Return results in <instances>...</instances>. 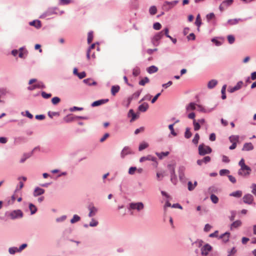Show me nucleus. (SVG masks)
<instances>
[{
  "label": "nucleus",
  "mask_w": 256,
  "mask_h": 256,
  "mask_svg": "<svg viewBox=\"0 0 256 256\" xmlns=\"http://www.w3.org/2000/svg\"><path fill=\"white\" fill-rule=\"evenodd\" d=\"M240 20H242L240 18L230 19L228 20V24L230 25H234Z\"/></svg>",
  "instance_id": "obj_28"
},
{
  "label": "nucleus",
  "mask_w": 256,
  "mask_h": 256,
  "mask_svg": "<svg viewBox=\"0 0 256 256\" xmlns=\"http://www.w3.org/2000/svg\"><path fill=\"white\" fill-rule=\"evenodd\" d=\"M179 178L180 180H183L184 178V170L182 168L180 169L179 172Z\"/></svg>",
  "instance_id": "obj_62"
},
{
  "label": "nucleus",
  "mask_w": 256,
  "mask_h": 256,
  "mask_svg": "<svg viewBox=\"0 0 256 256\" xmlns=\"http://www.w3.org/2000/svg\"><path fill=\"white\" fill-rule=\"evenodd\" d=\"M108 101V100H96L92 104V106H100L102 104H104L105 102H107Z\"/></svg>",
  "instance_id": "obj_19"
},
{
  "label": "nucleus",
  "mask_w": 256,
  "mask_h": 256,
  "mask_svg": "<svg viewBox=\"0 0 256 256\" xmlns=\"http://www.w3.org/2000/svg\"><path fill=\"white\" fill-rule=\"evenodd\" d=\"M144 208V204L141 202L136 203L132 202L130 204L129 210H137L139 211L142 210Z\"/></svg>",
  "instance_id": "obj_4"
},
{
  "label": "nucleus",
  "mask_w": 256,
  "mask_h": 256,
  "mask_svg": "<svg viewBox=\"0 0 256 256\" xmlns=\"http://www.w3.org/2000/svg\"><path fill=\"white\" fill-rule=\"evenodd\" d=\"M164 35V32L162 31V32H160L158 33L154 36V39L156 40H160L163 36Z\"/></svg>",
  "instance_id": "obj_51"
},
{
  "label": "nucleus",
  "mask_w": 256,
  "mask_h": 256,
  "mask_svg": "<svg viewBox=\"0 0 256 256\" xmlns=\"http://www.w3.org/2000/svg\"><path fill=\"white\" fill-rule=\"evenodd\" d=\"M201 254L202 256H206L208 254V244H206L201 248Z\"/></svg>",
  "instance_id": "obj_23"
},
{
  "label": "nucleus",
  "mask_w": 256,
  "mask_h": 256,
  "mask_svg": "<svg viewBox=\"0 0 256 256\" xmlns=\"http://www.w3.org/2000/svg\"><path fill=\"white\" fill-rule=\"evenodd\" d=\"M242 225V222L240 220H236L234 222L230 224V230H232L234 228H238Z\"/></svg>",
  "instance_id": "obj_18"
},
{
  "label": "nucleus",
  "mask_w": 256,
  "mask_h": 256,
  "mask_svg": "<svg viewBox=\"0 0 256 256\" xmlns=\"http://www.w3.org/2000/svg\"><path fill=\"white\" fill-rule=\"evenodd\" d=\"M168 166L170 170V174H171L170 180L174 184H176L177 182V178H176V175L175 174L174 168L170 164L168 165Z\"/></svg>",
  "instance_id": "obj_3"
},
{
  "label": "nucleus",
  "mask_w": 256,
  "mask_h": 256,
  "mask_svg": "<svg viewBox=\"0 0 256 256\" xmlns=\"http://www.w3.org/2000/svg\"><path fill=\"white\" fill-rule=\"evenodd\" d=\"M228 43L232 44L234 43L235 41V38L233 35L230 34L228 36Z\"/></svg>",
  "instance_id": "obj_41"
},
{
  "label": "nucleus",
  "mask_w": 256,
  "mask_h": 256,
  "mask_svg": "<svg viewBox=\"0 0 256 256\" xmlns=\"http://www.w3.org/2000/svg\"><path fill=\"white\" fill-rule=\"evenodd\" d=\"M128 117H132V118L130 120V122H132L135 120L136 119L138 118L139 117L138 114H135L133 110L130 109L128 114Z\"/></svg>",
  "instance_id": "obj_10"
},
{
  "label": "nucleus",
  "mask_w": 256,
  "mask_h": 256,
  "mask_svg": "<svg viewBox=\"0 0 256 256\" xmlns=\"http://www.w3.org/2000/svg\"><path fill=\"white\" fill-rule=\"evenodd\" d=\"M120 90V87L118 86H113L111 88V93L113 96H115Z\"/></svg>",
  "instance_id": "obj_24"
},
{
  "label": "nucleus",
  "mask_w": 256,
  "mask_h": 256,
  "mask_svg": "<svg viewBox=\"0 0 256 256\" xmlns=\"http://www.w3.org/2000/svg\"><path fill=\"white\" fill-rule=\"evenodd\" d=\"M243 84V82L242 81H239L237 82V84H236V86H234V87H230L228 89V91L230 92V93H232L234 92L236 90H240Z\"/></svg>",
  "instance_id": "obj_7"
},
{
  "label": "nucleus",
  "mask_w": 256,
  "mask_h": 256,
  "mask_svg": "<svg viewBox=\"0 0 256 256\" xmlns=\"http://www.w3.org/2000/svg\"><path fill=\"white\" fill-rule=\"evenodd\" d=\"M140 74V68L136 67V68H134L133 69L132 74L134 76H138V75H139Z\"/></svg>",
  "instance_id": "obj_46"
},
{
  "label": "nucleus",
  "mask_w": 256,
  "mask_h": 256,
  "mask_svg": "<svg viewBox=\"0 0 256 256\" xmlns=\"http://www.w3.org/2000/svg\"><path fill=\"white\" fill-rule=\"evenodd\" d=\"M230 173V171L227 169H222L220 170L219 174L220 176L227 175Z\"/></svg>",
  "instance_id": "obj_38"
},
{
  "label": "nucleus",
  "mask_w": 256,
  "mask_h": 256,
  "mask_svg": "<svg viewBox=\"0 0 256 256\" xmlns=\"http://www.w3.org/2000/svg\"><path fill=\"white\" fill-rule=\"evenodd\" d=\"M60 98L56 96L54 97L52 99V102L54 105L58 104L60 102Z\"/></svg>",
  "instance_id": "obj_52"
},
{
  "label": "nucleus",
  "mask_w": 256,
  "mask_h": 256,
  "mask_svg": "<svg viewBox=\"0 0 256 256\" xmlns=\"http://www.w3.org/2000/svg\"><path fill=\"white\" fill-rule=\"evenodd\" d=\"M22 216V212L20 210H14L10 214V216L12 219L20 218Z\"/></svg>",
  "instance_id": "obj_6"
},
{
  "label": "nucleus",
  "mask_w": 256,
  "mask_h": 256,
  "mask_svg": "<svg viewBox=\"0 0 256 256\" xmlns=\"http://www.w3.org/2000/svg\"><path fill=\"white\" fill-rule=\"evenodd\" d=\"M236 252V250L235 247H233L230 250L228 251V254L227 256H234Z\"/></svg>",
  "instance_id": "obj_39"
},
{
  "label": "nucleus",
  "mask_w": 256,
  "mask_h": 256,
  "mask_svg": "<svg viewBox=\"0 0 256 256\" xmlns=\"http://www.w3.org/2000/svg\"><path fill=\"white\" fill-rule=\"evenodd\" d=\"M186 109L187 111H190L196 110V104L194 102H191L186 106Z\"/></svg>",
  "instance_id": "obj_27"
},
{
  "label": "nucleus",
  "mask_w": 256,
  "mask_h": 256,
  "mask_svg": "<svg viewBox=\"0 0 256 256\" xmlns=\"http://www.w3.org/2000/svg\"><path fill=\"white\" fill-rule=\"evenodd\" d=\"M198 154L200 156H204L208 153V147L204 144H200L198 146Z\"/></svg>",
  "instance_id": "obj_5"
},
{
  "label": "nucleus",
  "mask_w": 256,
  "mask_h": 256,
  "mask_svg": "<svg viewBox=\"0 0 256 256\" xmlns=\"http://www.w3.org/2000/svg\"><path fill=\"white\" fill-rule=\"evenodd\" d=\"M218 84V81L216 80H212L209 81V88H214Z\"/></svg>",
  "instance_id": "obj_37"
},
{
  "label": "nucleus",
  "mask_w": 256,
  "mask_h": 256,
  "mask_svg": "<svg viewBox=\"0 0 256 256\" xmlns=\"http://www.w3.org/2000/svg\"><path fill=\"white\" fill-rule=\"evenodd\" d=\"M230 236V233L229 232H226L218 237V240L222 239L224 242L226 243L229 240Z\"/></svg>",
  "instance_id": "obj_11"
},
{
  "label": "nucleus",
  "mask_w": 256,
  "mask_h": 256,
  "mask_svg": "<svg viewBox=\"0 0 256 256\" xmlns=\"http://www.w3.org/2000/svg\"><path fill=\"white\" fill-rule=\"evenodd\" d=\"M156 160V158L154 157V156H152L150 155H148L146 156H143V157H142L140 160V162H144L146 160H152V161H153V162H155Z\"/></svg>",
  "instance_id": "obj_14"
},
{
  "label": "nucleus",
  "mask_w": 256,
  "mask_h": 256,
  "mask_svg": "<svg viewBox=\"0 0 256 256\" xmlns=\"http://www.w3.org/2000/svg\"><path fill=\"white\" fill-rule=\"evenodd\" d=\"M231 216H230V221H233L236 216V212L232 210L230 212Z\"/></svg>",
  "instance_id": "obj_58"
},
{
  "label": "nucleus",
  "mask_w": 256,
  "mask_h": 256,
  "mask_svg": "<svg viewBox=\"0 0 256 256\" xmlns=\"http://www.w3.org/2000/svg\"><path fill=\"white\" fill-rule=\"evenodd\" d=\"M32 154V152H30V153H28V154H24V155H23V156L22 158L20 159V162L21 163H23L24 162V161L28 158H29L31 156Z\"/></svg>",
  "instance_id": "obj_35"
},
{
  "label": "nucleus",
  "mask_w": 256,
  "mask_h": 256,
  "mask_svg": "<svg viewBox=\"0 0 256 256\" xmlns=\"http://www.w3.org/2000/svg\"><path fill=\"white\" fill-rule=\"evenodd\" d=\"M93 40V33L92 32H90L88 35V42L90 44L92 42Z\"/></svg>",
  "instance_id": "obj_44"
},
{
  "label": "nucleus",
  "mask_w": 256,
  "mask_h": 256,
  "mask_svg": "<svg viewBox=\"0 0 256 256\" xmlns=\"http://www.w3.org/2000/svg\"><path fill=\"white\" fill-rule=\"evenodd\" d=\"M80 220V217L78 216L75 214L74 216L70 220V222L74 224L79 221Z\"/></svg>",
  "instance_id": "obj_45"
},
{
  "label": "nucleus",
  "mask_w": 256,
  "mask_h": 256,
  "mask_svg": "<svg viewBox=\"0 0 256 256\" xmlns=\"http://www.w3.org/2000/svg\"><path fill=\"white\" fill-rule=\"evenodd\" d=\"M254 149V146L251 142H246L244 144L242 150L250 151Z\"/></svg>",
  "instance_id": "obj_13"
},
{
  "label": "nucleus",
  "mask_w": 256,
  "mask_h": 256,
  "mask_svg": "<svg viewBox=\"0 0 256 256\" xmlns=\"http://www.w3.org/2000/svg\"><path fill=\"white\" fill-rule=\"evenodd\" d=\"M36 82V84H34L36 88H44V85L43 83L40 82H38L37 80L35 78L31 79L28 82L29 84H32L33 83Z\"/></svg>",
  "instance_id": "obj_9"
},
{
  "label": "nucleus",
  "mask_w": 256,
  "mask_h": 256,
  "mask_svg": "<svg viewBox=\"0 0 256 256\" xmlns=\"http://www.w3.org/2000/svg\"><path fill=\"white\" fill-rule=\"evenodd\" d=\"M162 26L159 22H156L154 24L153 28L156 30H159L161 28Z\"/></svg>",
  "instance_id": "obj_57"
},
{
  "label": "nucleus",
  "mask_w": 256,
  "mask_h": 256,
  "mask_svg": "<svg viewBox=\"0 0 256 256\" xmlns=\"http://www.w3.org/2000/svg\"><path fill=\"white\" fill-rule=\"evenodd\" d=\"M30 25L34 26L37 28H40L42 26L41 22L38 20H34L30 22Z\"/></svg>",
  "instance_id": "obj_21"
},
{
  "label": "nucleus",
  "mask_w": 256,
  "mask_h": 256,
  "mask_svg": "<svg viewBox=\"0 0 256 256\" xmlns=\"http://www.w3.org/2000/svg\"><path fill=\"white\" fill-rule=\"evenodd\" d=\"M8 91L7 90L6 88H0V94L2 95H6L8 93Z\"/></svg>",
  "instance_id": "obj_63"
},
{
  "label": "nucleus",
  "mask_w": 256,
  "mask_h": 256,
  "mask_svg": "<svg viewBox=\"0 0 256 256\" xmlns=\"http://www.w3.org/2000/svg\"><path fill=\"white\" fill-rule=\"evenodd\" d=\"M144 128L142 126V127H140V128H137L134 131V134H138L140 132H144Z\"/></svg>",
  "instance_id": "obj_59"
},
{
  "label": "nucleus",
  "mask_w": 256,
  "mask_h": 256,
  "mask_svg": "<svg viewBox=\"0 0 256 256\" xmlns=\"http://www.w3.org/2000/svg\"><path fill=\"white\" fill-rule=\"evenodd\" d=\"M238 165L240 166V168H246V164L244 163V158H242L238 162Z\"/></svg>",
  "instance_id": "obj_54"
},
{
  "label": "nucleus",
  "mask_w": 256,
  "mask_h": 256,
  "mask_svg": "<svg viewBox=\"0 0 256 256\" xmlns=\"http://www.w3.org/2000/svg\"><path fill=\"white\" fill-rule=\"evenodd\" d=\"M95 47V44H92L88 50L87 54H86V57L88 60L90 59V52L92 49L94 48Z\"/></svg>",
  "instance_id": "obj_47"
},
{
  "label": "nucleus",
  "mask_w": 256,
  "mask_h": 256,
  "mask_svg": "<svg viewBox=\"0 0 256 256\" xmlns=\"http://www.w3.org/2000/svg\"><path fill=\"white\" fill-rule=\"evenodd\" d=\"M150 80L148 77H145L144 78L139 82V84L141 86H144L146 83L149 82Z\"/></svg>",
  "instance_id": "obj_42"
},
{
  "label": "nucleus",
  "mask_w": 256,
  "mask_h": 256,
  "mask_svg": "<svg viewBox=\"0 0 256 256\" xmlns=\"http://www.w3.org/2000/svg\"><path fill=\"white\" fill-rule=\"evenodd\" d=\"M84 82L88 86L96 85V82L92 78H86L83 80Z\"/></svg>",
  "instance_id": "obj_26"
},
{
  "label": "nucleus",
  "mask_w": 256,
  "mask_h": 256,
  "mask_svg": "<svg viewBox=\"0 0 256 256\" xmlns=\"http://www.w3.org/2000/svg\"><path fill=\"white\" fill-rule=\"evenodd\" d=\"M158 68L154 66H150L147 68V72L149 74H152V73L156 72H158Z\"/></svg>",
  "instance_id": "obj_29"
},
{
  "label": "nucleus",
  "mask_w": 256,
  "mask_h": 256,
  "mask_svg": "<svg viewBox=\"0 0 256 256\" xmlns=\"http://www.w3.org/2000/svg\"><path fill=\"white\" fill-rule=\"evenodd\" d=\"M233 0H226L223 1L222 4L225 6V7H227L230 6Z\"/></svg>",
  "instance_id": "obj_48"
},
{
  "label": "nucleus",
  "mask_w": 256,
  "mask_h": 256,
  "mask_svg": "<svg viewBox=\"0 0 256 256\" xmlns=\"http://www.w3.org/2000/svg\"><path fill=\"white\" fill-rule=\"evenodd\" d=\"M242 190H236L235 192H233L230 194V196H234L236 198H240L242 196Z\"/></svg>",
  "instance_id": "obj_16"
},
{
  "label": "nucleus",
  "mask_w": 256,
  "mask_h": 256,
  "mask_svg": "<svg viewBox=\"0 0 256 256\" xmlns=\"http://www.w3.org/2000/svg\"><path fill=\"white\" fill-rule=\"evenodd\" d=\"M239 140V136L238 135H232L229 137V140L230 142H235L236 144L238 142Z\"/></svg>",
  "instance_id": "obj_25"
},
{
  "label": "nucleus",
  "mask_w": 256,
  "mask_h": 256,
  "mask_svg": "<svg viewBox=\"0 0 256 256\" xmlns=\"http://www.w3.org/2000/svg\"><path fill=\"white\" fill-rule=\"evenodd\" d=\"M208 162V156H205L202 160H198L196 162L197 164L200 166H202L204 164H206Z\"/></svg>",
  "instance_id": "obj_17"
},
{
  "label": "nucleus",
  "mask_w": 256,
  "mask_h": 256,
  "mask_svg": "<svg viewBox=\"0 0 256 256\" xmlns=\"http://www.w3.org/2000/svg\"><path fill=\"white\" fill-rule=\"evenodd\" d=\"M242 200L244 204L250 205L253 204L254 198L251 194H246L244 196Z\"/></svg>",
  "instance_id": "obj_2"
},
{
  "label": "nucleus",
  "mask_w": 256,
  "mask_h": 256,
  "mask_svg": "<svg viewBox=\"0 0 256 256\" xmlns=\"http://www.w3.org/2000/svg\"><path fill=\"white\" fill-rule=\"evenodd\" d=\"M250 188H252V192L256 196V184H252Z\"/></svg>",
  "instance_id": "obj_61"
},
{
  "label": "nucleus",
  "mask_w": 256,
  "mask_h": 256,
  "mask_svg": "<svg viewBox=\"0 0 256 256\" xmlns=\"http://www.w3.org/2000/svg\"><path fill=\"white\" fill-rule=\"evenodd\" d=\"M195 24L199 27L201 24V18L200 14H198L196 16Z\"/></svg>",
  "instance_id": "obj_53"
},
{
  "label": "nucleus",
  "mask_w": 256,
  "mask_h": 256,
  "mask_svg": "<svg viewBox=\"0 0 256 256\" xmlns=\"http://www.w3.org/2000/svg\"><path fill=\"white\" fill-rule=\"evenodd\" d=\"M194 130H198L200 128V124L198 122H196L195 120L193 122Z\"/></svg>",
  "instance_id": "obj_49"
},
{
  "label": "nucleus",
  "mask_w": 256,
  "mask_h": 256,
  "mask_svg": "<svg viewBox=\"0 0 256 256\" xmlns=\"http://www.w3.org/2000/svg\"><path fill=\"white\" fill-rule=\"evenodd\" d=\"M199 139V134H196L192 140V142L195 144H198Z\"/></svg>",
  "instance_id": "obj_50"
},
{
  "label": "nucleus",
  "mask_w": 256,
  "mask_h": 256,
  "mask_svg": "<svg viewBox=\"0 0 256 256\" xmlns=\"http://www.w3.org/2000/svg\"><path fill=\"white\" fill-rule=\"evenodd\" d=\"M156 155L160 159H162L164 156H166L169 154L168 152H162L160 153L156 152Z\"/></svg>",
  "instance_id": "obj_34"
},
{
  "label": "nucleus",
  "mask_w": 256,
  "mask_h": 256,
  "mask_svg": "<svg viewBox=\"0 0 256 256\" xmlns=\"http://www.w3.org/2000/svg\"><path fill=\"white\" fill-rule=\"evenodd\" d=\"M210 198L212 202L214 204H217L218 202V197L214 194H211L210 196Z\"/></svg>",
  "instance_id": "obj_33"
},
{
  "label": "nucleus",
  "mask_w": 256,
  "mask_h": 256,
  "mask_svg": "<svg viewBox=\"0 0 256 256\" xmlns=\"http://www.w3.org/2000/svg\"><path fill=\"white\" fill-rule=\"evenodd\" d=\"M44 192V190L42 188L37 187L35 188L34 192V196H37L42 194Z\"/></svg>",
  "instance_id": "obj_15"
},
{
  "label": "nucleus",
  "mask_w": 256,
  "mask_h": 256,
  "mask_svg": "<svg viewBox=\"0 0 256 256\" xmlns=\"http://www.w3.org/2000/svg\"><path fill=\"white\" fill-rule=\"evenodd\" d=\"M251 171V168L250 166H246V168H240L238 172V174L239 176H246L250 175Z\"/></svg>",
  "instance_id": "obj_1"
},
{
  "label": "nucleus",
  "mask_w": 256,
  "mask_h": 256,
  "mask_svg": "<svg viewBox=\"0 0 256 256\" xmlns=\"http://www.w3.org/2000/svg\"><path fill=\"white\" fill-rule=\"evenodd\" d=\"M192 134V132H190V128H187L186 130V132L184 133V136L186 138H189L191 137Z\"/></svg>",
  "instance_id": "obj_40"
},
{
  "label": "nucleus",
  "mask_w": 256,
  "mask_h": 256,
  "mask_svg": "<svg viewBox=\"0 0 256 256\" xmlns=\"http://www.w3.org/2000/svg\"><path fill=\"white\" fill-rule=\"evenodd\" d=\"M149 12L150 14L154 15L157 12L156 8L155 6H152L150 8Z\"/></svg>",
  "instance_id": "obj_43"
},
{
  "label": "nucleus",
  "mask_w": 256,
  "mask_h": 256,
  "mask_svg": "<svg viewBox=\"0 0 256 256\" xmlns=\"http://www.w3.org/2000/svg\"><path fill=\"white\" fill-rule=\"evenodd\" d=\"M88 208L90 210V212L88 214V216L90 217H92L94 216L98 211V209L96 207H94L92 204L88 206Z\"/></svg>",
  "instance_id": "obj_12"
},
{
  "label": "nucleus",
  "mask_w": 256,
  "mask_h": 256,
  "mask_svg": "<svg viewBox=\"0 0 256 256\" xmlns=\"http://www.w3.org/2000/svg\"><path fill=\"white\" fill-rule=\"evenodd\" d=\"M148 146L149 145L147 142H144L140 144L139 148H138V150L140 151H142V150L146 149V148H148Z\"/></svg>",
  "instance_id": "obj_32"
},
{
  "label": "nucleus",
  "mask_w": 256,
  "mask_h": 256,
  "mask_svg": "<svg viewBox=\"0 0 256 256\" xmlns=\"http://www.w3.org/2000/svg\"><path fill=\"white\" fill-rule=\"evenodd\" d=\"M218 230H216L214 232L210 234H209V237H210V238H216L218 240L219 236H218Z\"/></svg>",
  "instance_id": "obj_55"
},
{
  "label": "nucleus",
  "mask_w": 256,
  "mask_h": 256,
  "mask_svg": "<svg viewBox=\"0 0 256 256\" xmlns=\"http://www.w3.org/2000/svg\"><path fill=\"white\" fill-rule=\"evenodd\" d=\"M174 124H170L168 126V128L170 130L171 134L174 136H176V133L174 132Z\"/></svg>",
  "instance_id": "obj_56"
},
{
  "label": "nucleus",
  "mask_w": 256,
  "mask_h": 256,
  "mask_svg": "<svg viewBox=\"0 0 256 256\" xmlns=\"http://www.w3.org/2000/svg\"><path fill=\"white\" fill-rule=\"evenodd\" d=\"M228 180H230V181L231 182L232 184H235L236 182V179L232 176V175H228Z\"/></svg>",
  "instance_id": "obj_64"
},
{
  "label": "nucleus",
  "mask_w": 256,
  "mask_h": 256,
  "mask_svg": "<svg viewBox=\"0 0 256 256\" xmlns=\"http://www.w3.org/2000/svg\"><path fill=\"white\" fill-rule=\"evenodd\" d=\"M178 2V0H174L171 2H166L164 6H168L170 8H172L176 6Z\"/></svg>",
  "instance_id": "obj_30"
},
{
  "label": "nucleus",
  "mask_w": 256,
  "mask_h": 256,
  "mask_svg": "<svg viewBox=\"0 0 256 256\" xmlns=\"http://www.w3.org/2000/svg\"><path fill=\"white\" fill-rule=\"evenodd\" d=\"M148 108V104L146 102H144L138 106V109L140 112H144L147 110Z\"/></svg>",
  "instance_id": "obj_20"
},
{
  "label": "nucleus",
  "mask_w": 256,
  "mask_h": 256,
  "mask_svg": "<svg viewBox=\"0 0 256 256\" xmlns=\"http://www.w3.org/2000/svg\"><path fill=\"white\" fill-rule=\"evenodd\" d=\"M131 153V150L128 147H125L124 148V149L122 150L121 152V156L122 157L124 158L126 155L130 154Z\"/></svg>",
  "instance_id": "obj_22"
},
{
  "label": "nucleus",
  "mask_w": 256,
  "mask_h": 256,
  "mask_svg": "<svg viewBox=\"0 0 256 256\" xmlns=\"http://www.w3.org/2000/svg\"><path fill=\"white\" fill-rule=\"evenodd\" d=\"M29 208L30 210V212H31L32 214H34L37 211V208H36V206L32 204H29Z\"/></svg>",
  "instance_id": "obj_36"
},
{
  "label": "nucleus",
  "mask_w": 256,
  "mask_h": 256,
  "mask_svg": "<svg viewBox=\"0 0 256 256\" xmlns=\"http://www.w3.org/2000/svg\"><path fill=\"white\" fill-rule=\"evenodd\" d=\"M42 96L44 98H50L52 96V94H47L46 93V92H42Z\"/></svg>",
  "instance_id": "obj_60"
},
{
  "label": "nucleus",
  "mask_w": 256,
  "mask_h": 256,
  "mask_svg": "<svg viewBox=\"0 0 256 256\" xmlns=\"http://www.w3.org/2000/svg\"><path fill=\"white\" fill-rule=\"evenodd\" d=\"M224 41V37H217L212 39V42L216 46H221Z\"/></svg>",
  "instance_id": "obj_8"
},
{
  "label": "nucleus",
  "mask_w": 256,
  "mask_h": 256,
  "mask_svg": "<svg viewBox=\"0 0 256 256\" xmlns=\"http://www.w3.org/2000/svg\"><path fill=\"white\" fill-rule=\"evenodd\" d=\"M226 85L224 84L222 88L221 93H222V100H225L226 98Z\"/></svg>",
  "instance_id": "obj_31"
}]
</instances>
